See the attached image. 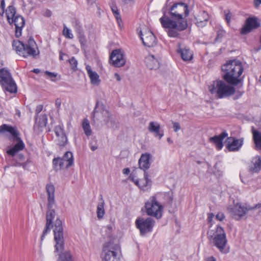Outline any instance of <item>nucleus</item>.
<instances>
[{
    "label": "nucleus",
    "instance_id": "nucleus-1",
    "mask_svg": "<svg viewBox=\"0 0 261 261\" xmlns=\"http://www.w3.org/2000/svg\"><path fill=\"white\" fill-rule=\"evenodd\" d=\"M163 16L160 21L163 27H172L179 30H185L188 28L186 19L189 15V6L182 2H170L167 0L162 9Z\"/></svg>",
    "mask_w": 261,
    "mask_h": 261
},
{
    "label": "nucleus",
    "instance_id": "nucleus-2",
    "mask_svg": "<svg viewBox=\"0 0 261 261\" xmlns=\"http://www.w3.org/2000/svg\"><path fill=\"white\" fill-rule=\"evenodd\" d=\"M244 71L242 63L238 60H230L221 66V76L228 84L243 86V78L241 75Z\"/></svg>",
    "mask_w": 261,
    "mask_h": 261
},
{
    "label": "nucleus",
    "instance_id": "nucleus-3",
    "mask_svg": "<svg viewBox=\"0 0 261 261\" xmlns=\"http://www.w3.org/2000/svg\"><path fill=\"white\" fill-rule=\"evenodd\" d=\"M54 226V240L56 242L55 252H58L59 255L57 261H74L70 251L64 250V240L62 221L57 219Z\"/></svg>",
    "mask_w": 261,
    "mask_h": 261
},
{
    "label": "nucleus",
    "instance_id": "nucleus-4",
    "mask_svg": "<svg viewBox=\"0 0 261 261\" xmlns=\"http://www.w3.org/2000/svg\"><path fill=\"white\" fill-rule=\"evenodd\" d=\"M46 190L47 193V211L46 215V225L41 237V241H42L45 236L50 231L53 227V221L56 216L55 211L52 209L55 204V187L52 184H47L46 186Z\"/></svg>",
    "mask_w": 261,
    "mask_h": 261
},
{
    "label": "nucleus",
    "instance_id": "nucleus-5",
    "mask_svg": "<svg viewBox=\"0 0 261 261\" xmlns=\"http://www.w3.org/2000/svg\"><path fill=\"white\" fill-rule=\"evenodd\" d=\"M234 86L228 84L224 80H217L210 86L209 90L211 94H215L217 98H223L229 97L235 93Z\"/></svg>",
    "mask_w": 261,
    "mask_h": 261
},
{
    "label": "nucleus",
    "instance_id": "nucleus-6",
    "mask_svg": "<svg viewBox=\"0 0 261 261\" xmlns=\"http://www.w3.org/2000/svg\"><path fill=\"white\" fill-rule=\"evenodd\" d=\"M208 238L221 253L226 254L229 252L226 233L220 225H217L213 235L208 234Z\"/></svg>",
    "mask_w": 261,
    "mask_h": 261
},
{
    "label": "nucleus",
    "instance_id": "nucleus-7",
    "mask_svg": "<svg viewBox=\"0 0 261 261\" xmlns=\"http://www.w3.org/2000/svg\"><path fill=\"white\" fill-rule=\"evenodd\" d=\"M121 252L120 246L110 240L105 242L102 247V261H119L118 253Z\"/></svg>",
    "mask_w": 261,
    "mask_h": 261
},
{
    "label": "nucleus",
    "instance_id": "nucleus-8",
    "mask_svg": "<svg viewBox=\"0 0 261 261\" xmlns=\"http://www.w3.org/2000/svg\"><path fill=\"white\" fill-rule=\"evenodd\" d=\"M36 42L32 38H30L27 44L19 40H14L12 43L13 47L17 54L24 58L28 56L35 57L37 55L36 51L34 48Z\"/></svg>",
    "mask_w": 261,
    "mask_h": 261
},
{
    "label": "nucleus",
    "instance_id": "nucleus-9",
    "mask_svg": "<svg viewBox=\"0 0 261 261\" xmlns=\"http://www.w3.org/2000/svg\"><path fill=\"white\" fill-rule=\"evenodd\" d=\"M1 86L4 92L15 94L17 86L10 71L5 68H1Z\"/></svg>",
    "mask_w": 261,
    "mask_h": 261
},
{
    "label": "nucleus",
    "instance_id": "nucleus-10",
    "mask_svg": "<svg viewBox=\"0 0 261 261\" xmlns=\"http://www.w3.org/2000/svg\"><path fill=\"white\" fill-rule=\"evenodd\" d=\"M144 207L148 216L155 217L157 219L162 218L164 207L156 200V197L151 196L145 203Z\"/></svg>",
    "mask_w": 261,
    "mask_h": 261
},
{
    "label": "nucleus",
    "instance_id": "nucleus-11",
    "mask_svg": "<svg viewBox=\"0 0 261 261\" xmlns=\"http://www.w3.org/2000/svg\"><path fill=\"white\" fill-rule=\"evenodd\" d=\"M100 112L105 117L104 121L108 127L113 128L116 126V123L113 119L110 112L105 109V106L103 104L99 106V101H97L95 108L92 112V117L94 118L96 113Z\"/></svg>",
    "mask_w": 261,
    "mask_h": 261
},
{
    "label": "nucleus",
    "instance_id": "nucleus-12",
    "mask_svg": "<svg viewBox=\"0 0 261 261\" xmlns=\"http://www.w3.org/2000/svg\"><path fill=\"white\" fill-rule=\"evenodd\" d=\"M100 112L105 117L104 121L108 127L113 128L116 126V123L113 119L110 112L105 109V106L103 104L99 106V101H97L95 108L92 112V117L94 118L96 113Z\"/></svg>",
    "mask_w": 261,
    "mask_h": 261
},
{
    "label": "nucleus",
    "instance_id": "nucleus-13",
    "mask_svg": "<svg viewBox=\"0 0 261 261\" xmlns=\"http://www.w3.org/2000/svg\"><path fill=\"white\" fill-rule=\"evenodd\" d=\"M100 112L105 117L104 121L108 127L113 128L116 126V123L113 119L110 112L105 109V106L103 104L99 106V101H97L95 108L92 112V117L94 118L96 113Z\"/></svg>",
    "mask_w": 261,
    "mask_h": 261
},
{
    "label": "nucleus",
    "instance_id": "nucleus-14",
    "mask_svg": "<svg viewBox=\"0 0 261 261\" xmlns=\"http://www.w3.org/2000/svg\"><path fill=\"white\" fill-rule=\"evenodd\" d=\"M135 223L136 227L140 230V235L143 236L152 231L155 221L150 217L146 219L139 218L136 220Z\"/></svg>",
    "mask_w": 261,
    "mask_h": 261
},
{
    "label": "nucleus",
    "instance_id": "nucleus-15",
    "mask_svg": "<svg viewBox=\"0 0 261 261\" xmlns=\"http://www.w3.org/2000/svg\"><path fill=\"white\" fill-rule=\"evenodd\" d=\"M109 63L115 67L123 66L126 63L124 54L120 49L113 50L110 54Z\"/></svg>",
    "mask_w": 261,
    "mask_h": 261
},
{
    "label": "nucleus",
    "instance_id": "nucleus-16",
    "mask_svg": "<svg viewBox=\"0 0 261 261\" xmlns=\"http://www.w3.org/2000/svg\"><path fill=\"white\" fill-rule=\"evenodd\" d=\"M260 26V23L258 19L255 16L249 17L247 18L241 29L240 33L241 35H246L251 32L253 30L258 28Z\"/></svg>",
    "mask_w": 261,
    "mask_h": 261
},
{
    "label": "nucleus",
    "instance_id": "nucleus-17",
    "mask_svg": "<svg viewBox=\"0 0 261 261\" xmlns=\"http://www.w3.org/2000/svg\"><path fill=\"white\" fill-rule=\"evenodd\" d=\"M139 36L144 45L151 47L156 45L157 42L156 38L151 31L145 30L144 33L140 31Z\"/></svg>",
    "mask_w": 261,
    "mask_h": 261
},
{
    "label": "nucleus",
    "instance_id": "nucleus-18",
    "mask_svg": "<svg viewBox=\"0 0 261 261\" xmlns=\"http://www.w3.org/2000/svg\"><path fill=\"white\" fill-rule=\"evenodd\" d=\"M253 208V207L247 208L238 203L232 207H229L228 210L232 217L236 220H239L244 216L249 210Z\"/></svg>",
    "mask_w": 261,
    "mask_h": 261
},
{
    "label": "nucleus",
    "instance_id": "nucleus-19",
    "mask_svg": "<svg viewBox=\"0 0 261 261\" xmlns=\"http://www.w3.org/2000/svg\"><path fill=\"white\" fill-rule=\"evenodd\" d=\"M25 19L20 15L17 14L13 18V21L8 22L10 25L14 24L15 27V35L16 38H19L22 35V30L25 25Z\"/></svg>",
    "mask_w": 261,
    "mask_h": 261
},
{
    "label": "nucleus",
    "instance_id": "nucleus-20",
    "mask_svg": "<svg viewBox=\"0 0 261 261\" xmlns=\"http://www.w3.org/2000/svg\"><path fill=\"white\" fill-rule=\"evenodd\" d=\"M243 139H237L234 137H228L226 141V146L229 151H238L243 144Z\"/></svg>",
    "mask_w": 261,
    "mask_h": 261
},
{
    "label": "nucleus",
    "instance_id": "nucleus-21",
    "mask_svg": "<svg viewBox=\"0 0 261 261\" xmlns=\"http://www.w3.org/2000/svg\"><path fill=\"white\" fill-rule=\"evenodd\" d=\"M151 155L148 153H143L138 161L139 168L142 169L144 172L150 168L151 165Z\"/></svg>",
    "mask_w": 261,
    "mask_h": 261
},
{
    "label": "nucleus",
    "instance_id": "nucleus-22",
    "mask_svg": "<svg viewBox=\"0 0 261 261\" xmlns=\"http://www.w3.org/2000/svg\"><path fill=\"white\" fill-rule=\"evenodd\" d=\"M35 123L34 128L37 129L38 132H42V129L45 127L47 123V116L46 114H41L38 116H35Z\"/></svg>",
    "mask_w": 261,
    "mask_h": 261
},
{
    "label": "nucleus",
    "instance_id": "nucleus-23",
    "mask_svg": "<svg viewBox=\"0 0 261 261\" xmlns=\"http://www.w3.org/2000/svg\"><path fill=\"white\" fill-rule=\"evenodd\" d=\"M148 130L154 134L155 137L161 139L164 136V131L160 128V124L157 122L151 121L148 127Z\"/></svg>",
    "mask_w": 261,
    "mask_h": 261
},
{
    "label": "nucleus",
    "instance_id": "nucleus-24",
    "mask_svg": "<svg viewBox=\"0 0 261 261\" xmlns=\"http://www.w3.org/2000/svg\"><path fill=\"white\" fill-rule=\"evenodd\" d=\"M261 170V157L256 155L253 158L249 166L248 171L252 173H258Z\"/></svg>",
    "mask_w": 261,
    "mask_h": 261
},
{
    "label": "nucleus",
    "instance_id": "nucleus-25",
    "mask_svg": "<svg viewBox=\"0 0 261 261\" xmlns=\"http://www.w3.org/2000/svg\"><path fill=\"white\" fill-rule=\"evenodd\" d=\"M178 48L177 50V52L180 55L182 59L185 61H190L193 59V54L192 51L187 47L182 48L181 47V44H178Z\"/></svg>",
    "mask_w": 261,
    "mask_h": 261
},
{
    "label": "nucleus",
    "instance_id": "nucleus-26",
    "mask_svg": "<svg viewBox=\"0 0 261 261\" xmlns=\"http://www.w3.org/2000/svg\"><path fill=\"white\" fill-rule=\"evenodd\" d=\"M195 19L197 26L202 28L206 25L209 19V15L206 11H202L200 12L197 16L195 17Z\"/></svg>",
    "mask_w": 261,
    "mask_h": 261
},
{
    "label": "nucleus",
    "instance_id": "nucleus-27",
    "mask_svg": "<svg viewBox=\"0 0 261 261\" xmlns=\"http://www.w3.org/2000/svg\"><path fill=\"white\" fill-rule=\"evenodd\" d=\"M10 134L13 138L17 137L19 135V133L16 127H13L10 125L3 124L1 125V134Z\"/></svg>",
    "mask_w": 261,
    "mask_h": 261
},
{
    "label": "nucleus",
    "instance_id": "nucleus-28",
    "mask_svg": "<svg viewBox=\"0 0 261 261\" xmlns=\"http://www.w3.org/2000/svg\"><path fill=\"white\" fill-rule=\"evenodd\" d=\"M145 62L146 66L150 70H156L160 67L159 61L153 55H149L145 58Z\"/></svg>",
    "mask_w": 261,
    "mask_h": 261
},
{
    "label": "nucleus",
    "instance_id": "nucleus-29",
    "mask_svg": "<svg viewBox=\"0 0 261 261\" xmlns=\"http://www.w3.org/2000/svg\"><path fill=\"white\" fill-rule=\"evenodd\" d=\"M228 136L226 131L223 132L219 135H216L210 138V141L213 142L219 149L222 148L223 146V140Z\"/></svg>",
    "mask_w": 261,
    "mask_h": 261
},
{
    "label": "nucleus",
    "instance_id": "nucleus-30",
    "mask_svg": "<svg viewBox=\"0 0 261 261\" xmlns=\"http://www.w3.org/2000/svg\"><path fill=\"white\" fill-rule=\"evenodd\" d=\"M86 69L90 79L91 83L93 85H98L100 82L98 74L95 71H93L91 66L89 65H86Z\"/></svg>",
    "mask_w": 261,
    "mask_h": 261
},
{
    "label": "nucleus",
    "instance_id": "nucleus-31",
    "mask_svg": "<svg viewBox=\"0 0 261 261\" xmlns=\"http://www.w3.org/2000/svg\"><path fill=\"white\" fill-rule=\"evenodd\" d=\"M138 187L143 190H145L147 187H150L151 185V180L148 178V174L147 172L144 173V178L140 179Z\"/></svg>",
    "mask_w": 261,
    "mask_h": 261
},
{
    "label": "nucleus",
    "instance_id": "nucleus-32",
    "mask_svg": "<svg viewBox=\"0 0 261 261\" xmlns=\"http://www.w3.org/2000/svg\"><path fill=\"white\" fill-rule=\"evenodd\" d=\"M5 13L7 21L8 22H10V21H13V18L15 17L17 14H16V10L13 5H10L4 10Z\"/></svg>",
    "mask_w": 261,
    "mask_h": 261
},
{
    "label": "nucleus",
    "instance_id": "nucleus-33",
    "mask_svg": "<svg viewBox=\"0 0 261 261\" xmlns=\"http://www.w3.org/2000/svg\"><path fill=\"white\" fill-rule=\"evenodd\" d=\"M63 161L65 164V168H68L73 164V154L70 151H67L65 153L62 158Z\"/></svg>",
    "mask_w": 261,
    "mask_h": 261
},
{
    "label": "nucleus",
    "instance_id": "nucleus-34",
    "mask_svg": "<svg viewBox=\"0 0 261 261\" xmlns=\"http://www.w3.org/2000/svg\"><path fill=\"white\" fill-rule=\"evenodd\" d=\"M10 165L14 167H21L22 163L24 161L25 158L23 154L19 153L12 157Z\"/></svg>",
    "mask_w": 261,
    "mask_h": 261
},
{
    "label": "nucleus",
    "instance_id": "nucleus-35",
    "mask_svg": "<svg viewBox=\"0 0 261 261\" xmlns=\"http://www.w3.org/2000/svg\"><path fill=\"white\" fill-rule=\"evenodd\" d=\"M252 131L256 149L261 150V133L254 128Z\"/></svg>",
    "mask_w": 261,
    "mask_h": 261
},
{
    "label": "nucleus",
    "instance_id": "nucleus-36",
    "mask_svg": "<svg viewBox=\"0 0 261 261\" xmlns=\"http://www.w3.org/2000/svg\"><path fill=\"white\" fill-rule=\"evenodd\" d=\"M64 164L65 162L60 157L55 158L53 160V168L56 171L61 170L64 167H65Z\"/></svg>",
    "mask_w": 261,
    "mask_h": 261
},
{
    "label": "nucleus",
    "instance_id": "nucleus-37",
    "mask_svg": "<svg viewBox=\"0 0 261 261\" xmlns=\"http://www.w3.org/2000/svg\"><path fill=\"white\" fill-rule=\"evenodd\" d=\"M110 7L114 16L117 20V22L118 23L121 22L122 19L121 18V15L119 12V10L116 6V4L114 2H112L110 5Z\"/></svg>",
    "mask_w": 261,
    "mask_h": 261
},
{
    "label": "nucleus",
    "instance_id": "nucleus-38",
    "mask_svg": "<svg viewBox=\"0 0 261 261\" xmlns=\"http://www.w3.org/2000/svg\"><path fill=\"white\" fill-rule=\"evenodd\" d=\"M104 200L101 199V201L99 202L97 207V216L98 219H101L105 213L104 210Z\"/></svg>",
    "mask_w": 261,
    "mask_h": 261
},
{
    "label": "nucleus",
    "instance_id": "nucleus-39",
    "mask_svg": "<svg viewBox=\"0 0 261 261\" xmlns=\"http://www.w3.org/2000/svg\"><path fill=\"white\" fill-rule=\"evenodd\" d=\"M82 127L86 136H89L91 135L92 130L89 122L87 119H84L82 123Z\"/></svg>",
    "mask_w": 261,
    "mask_h": 261
},
{
    "label": "nucleus",
    "instance_id": "nucleus-40",
    "mask_svg": "<svg viewBox=\"0 0 261 261\" xmlns=\"http://www.w3.org/2000/svg\"><path fill=\"white\" fill-rule=\"evenodd\" d=\"M164 28L169 29L168 31V35L170 37L176 38L179 37V34L178 32H181L183 30H179L177 28L172 27H163Z\"/></svg>",
    "mask_w": 261,
    "mask_h": 261
},
{
    "label": "nucleus",
    "instance_id": "nucleus-41",
    "mask_svg": "<svg viewBox=\"0 0 261 261\" xmlns=\"http://www.w3.org/2000/svg\"><path fill=\"white\" fill-rule=\"evenodd\" d=\"M13 141H17V143L15 144L14 146L18 151L23 149L25 145L19 136H17V137L16 138H13Z\"/></svg>",
    "mask_w": 261,
    "mask_h": 261
},
{
    "label": "nucleus",
    "instance_id": "nucleus-42",
    "mask_svg": "<svg viewBox=\"0 0 261 261\" xmlns=\"http://www.w3.org/2000/svg\"><path fill=\"white\" fill-rule=\"evenodd\" d=\"M72 25L77 34L84 32L82 24L79 20L75 19L72 21Z\"/></svg>",
    "mask_w": 261,
    "mask_h": 261
},
{
    "label": "nucleus",
    "instance_id": "nucleus-43",
    "mask_svg": "<svg viewBox=\"0 0 261 261\" xmlns=\"http://www.w3.org/2000/svg\"><path fill=\"white\" fill-rule=\"evenodd\" d=\"M77 38L82 47H84L86 45L87 43V40L86 36L84 34V32L77 34Z\"/></svg>",
    "mask_w": 261,
    "mask_h": 261
},
{
    "label": "nucleus",
    "instance_id": "nucleus-44",
    "mask_svg": "<svg viewBox=\"0 0 261 261\" xmlns=\"http://www.w3.org/2000/svg\"><path fill=\"white\" fill-rule=\"evenodd\" d=\"M63 35L67 38L72 39L73 35L71 33V31L65 24L63 30Z\"/></svg>",
    "mask_w": 261,
    "mask_h": 261
},
{
    "label": "nucleus",
    "instance_id": "nucleus-45",
    "mask_svg": "<svg viewBox=\"0 0 261 261\" xmlns=\"http://www.w3.org/2000/svg\"><path fill=\"white\" fill-rule=\"evenodd\" d=\"M57 144L60 146H64L67 144V138L66 135L61 136L58 137Z\"/></svg>",
    "mask_w": 261,
    "mask_h": 261
},
{
    "label": "nucleus",
    "instance_id": "nucleus-46",
    "mask_svg": "<svg viewBox=\"0 0 261 261\" xmlns=\"http://www.w3.org/2000/svg\"><path fill=\"white\" fill-rule=\"evenodd\" d=\"M224 13L225 15V19L228 25L230 24L231 19L232 17V14L230 11V10H225L224 11Z\"/></svg>",
    "mask_w": 261,
    "mask_h": 261
},
{
    "label": "nucleus",
    "instance_id": "nucleus-47",
    "mask_svg": "<svg viewBox=\"0 0 261 261\" xmlns=\"http://www.w3.org/2000/svg\"><path fill=\"white\" fill-rule=\"evenodd\" d=\"M226 32L221 27L219 28L217 32V36L215 39L217 40L222 39L224 36Z\"/></svg>",
    "mask_w": 261,
    "mask_h": 261
},
{
    "label": "nucleus",
    "instance_id": "nucleus-48",
    "mask_svg": "<svg viewBox=\"0 0 261 261\" xmlns=\"http://www.w3.org/2000/svg\"><path fill=\"white\" fill-rule=\"evenodd\" d=\"M55 132L57 137L61 136L66 135L64 132V129L60 125H58L55 127Z\"/></svg>",
    "mask_w": 261,
    "mask_h": 261
},
{
    "label": "nucleus",
    "instance_id": "nucleus-49",
    "mask_svg": "<svg viewBox=\"0 0 261 261\" xmlns=\"http://www.w3.org/2000/svg\"><path fill=\"white\" fill-rule=\"evenodd\" d=\"M69 62L71 65V68L75 71L77 69V61L74 57H72L69 60Z\"/></svg>",
    "mask_w": 261,
    "mask_h": 261
},
{
    "label": "nucleus",
    "instance_id": "nucleus-50",
    "mask_svg": "<svg viewBox=\"0 0 261 261\" xmlns=\"http://www.w3.org/2000/svg\"><path fill=\"white\" fill-rule=\"evenodd\" d=\"M45 74L48 76L50 80L53 82H56V77L57 76V74L55 73L54 72H51L48 71H46L45 72Z\"/></svg>",
    "mask_w": 261,
    "mask_h": 261
},
{
    "label": "nucleus",
    "instance_id": "nucleus-51",
    "mask_svg": "<svg viewBox=\"0 0 261 261\" xmlns=\"http://www.w3.org/2000/svg\"><path fill=\"white\" fill-rule=\"evenodd\" d=\"M17 152H18V151L17 150L16 148L14 147V146H13L12 148L8 150L7 151V153L12 156V157L16 155V154Z\"/></svg>",
    "mask_w": 261,
    "mask_h": 261
},
{
    "label": "nucleus",
    "instance_id": "nucleus-52",
    "mask_svg": "<svg viewBox=\"0 0 261 261\" xmlns=\"http://www.w3.org/2000/svg\"><path fill=\"white\" fill-rule=\"evenodd\" d=\"M172 124L174 132H177L180 129V125L178 122H173Z\"/></svg>",
    "mask_w": 261,
    "mask_h": 261
},
{
    "label": "nucleus",
    "instance_id": "nucleus-53",
    "mask_svg": "<svg viewBox=\"0 0 261 261\" xmlns=\"http://www.w3.org/2000/svg\"><path fill=\"white\" fill-rule=\"evenodd\" d=\"M225 217V216L222 212H219L216 216V219L220 221H223Z\"/></svg>",
    "mask_w": 261,
    "mask_h": 261
},
{
    "label": "nucleus",
    "instance_id": "nucleus-54",
    "mask_svg": "<svg viewBox=\"0 0 261 261\" xmlns=\"http://www.w3.org/2000/svg\"><path fill=\"white\" fill-rule=\"evenodd\" d=\"M129 179L132 181L133 182H134V184L138 186V185H139V182H140V180L139 179H136L135 178V176L134 175H133L132 174H130L129 176Z\"/></svg>",
    "mask_w": 261,
    "mask_h": 261
},
{
    "label": "nucleus",
    "instance_id": "nucleus-55",
    "mask_svg": "<svg viewBox=\"0 0 261 261\" xmlns=\"http://www.w3.org/2000/svg\"><path fill=\"white\" fill-rule=\"evenodd\" d=\"M43 109V106L42 105H38L37 106L36 110H35V113L36 115L35 116H38L39 114L42 111Z\"/></svg>",
    "mask_w": 261,
    "mask_h": 261
},
{
    "label": "nucleus",
    "instance_id": "nucleus-56",
    "mask_svg": "<svg viewBox=\"0 0 261 261\" xmlns=\"http://www.w3.org/2000/svg\"><path fill=\"white\" fill-rule=\"evenodd\" d=\"M30 163V161L28 160L25 162L23 161V163H22L21 166L24 170L27 169L28 166Z\"/></svg>",
    "mask_w": 261,
    "mask_h": 261
},
{
    "label": "nucleus",
    "instance_id": "nucleus-57",
    "mask_svg": "<svg viewBox=\"0 0 261 261\" xmlns=\"http://www.w3.org/2000/svg\"><path fill=\"white\" fill-rule=\"evenodd\" d=\"M214 217V214L213 213L208 214L207 217V221L208 222H211L213 218Z\"/></svg>",
    "mask_w": 261,
    "mask_h": 261
},
{
    "label": "nucleus",
    "instance_id": "nucleus-58",
    "mask_svg": "<svg viewBox=\"0 0 261 261\" xmlns=\"http://www.w3.org/2000/svg\"><path fill=\"white\" fill-rule=\"evenodd\" d=\"M4 9H5V1L4 0H1V9L3 11L2 13L1 14V16L3 15L4 13Z\"/></svg>",
    "mask_w": 261,
    "mask_h": 261
},
{
    "label": "nucleus",
    "instance_id": "nucleus-59",
    "mask_svg": "<svg viewBox=\"0 0 261 261\" xmlns=\"http://www.w3.org/2000/svg\"><path fill=\"white\" fill-rule=\"evenodd\" d=\"M55 105L57 108H59L61 105V100L59 98L57 99L55 101Z\"/></svg>",
    "mask_w": 261,
    "mask_h": 261
},
{
    "label": "nucleus",
    "instance_id": "nucleus-60",
    "mask_svg": "<svg viewBox=\"0 0 261 261\" xmlns=\"http://www.w3.org/2000/svg\"><path fill=\"white\" fill-rule=\"evenodd\" d=\"M254 5L255 7H258L260 5H261V0H254Z\"/></svg>",
    "mask_w": 261,
    "mask_h": 261
},
{
    "label": "nucleus",
    "instance_id": "nucleus-61",
    "mask_svg": "<svg viewBox=\"0 0 261 261\" xmlns=\"http://www.w3.org/2000/svg\"><path fill=\"white\" fill-rule=\"evenodd\" d=\"M130 172V169L128 168H124L122 170V173L124 174L127 175Z\"/></svg>",
    "mask_w": 261,
    "mask_h": 261
},
{
    "label": "nucleus",
    "instance_id": "nucleus-62",
    "mask_svg": "<svg viewBox=\"0 0 261 261\" xmlns=\"http://www.w3.org/2000/svg\"><path fill=\"white\" fill-rule=\"evenodd\" d=\"M114 77L117 81L119 82L121 81V77L118 73H115Z\"/></svg>",
    "mask_w": 261,
    "mask_h": 261
},
{
    "label": "nucleus",
    "instance_id": "nucleus-63",
    "mask_svg": "<svg viewBox=\"0 0 261 261\" xmlns=\"http://www.w3.org/2000/svg\"><path fill=\"white\" fill-rule=\"evenodd\" d=\"M59 59L60 60H63V57L64 55H65V54L64 53H63L62 51H60L59 52Z\"/></svg>",
    "mask_w": 261,
    "mask_h": 261
},
{
    "label": "nucleus",
    "instance_id": "nucleus-64",
    "mask_svg": "<svg viewBox=\"0 0 261 261\" xmlns=\"http://www.w3.org/2000/svg\"><path fill=\"white\" fill-rule=\"evenodd\" d=\"M206 261H216V259L214 256H212L207 258Z\"/></svg>",
    "mask_w": 261,
    "mask_h": 261
}]
</instances>
